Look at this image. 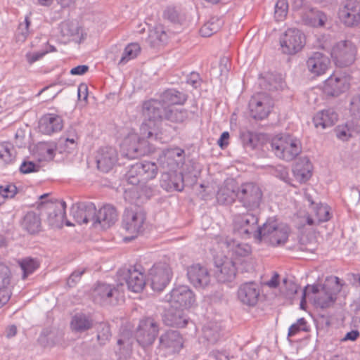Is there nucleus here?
<instances>
[{"mask_svg":"<svg viewBox=\"0 0 360 360\" xmlns=\"http://www.w3.org/2000/svg\"><path fill=\"white\" fill-rule=\"evenodd\" d=\"M339 18L348 27L357 25L360 22V4L356 0H346L339 10Z\"/></svg>","mask_w":360,"mask_h":360,"instance_id":"dca6fc26","label":"nucleus"},{"mask_svg":"<svg viewBox=\"0 0 360 360\" xmlns=\"http://www.w3.org/2000/svg\"><path fill=\"white\" fill-rule=\"evenodd\" d=\"M143 113L148 120L140 127L141 137L134 134L124 141V155L129 159L138 158L150 152L148 141L146 139L160 142L167 141L168 136L163 133L159 126L162 124V120L182 123L188 117V112L186 110L162 105V103L156 100L145 101L143 103Z\"/></svg>","mask_w":360,"mask_h":360,"instance_id":"f257e3e1","label":"nucleus"},{"mask_svg":"<svg viewBox=\"0 0 360 360\" xmlns=\"http://www.w3.org/2000/svg\"><path fill=\"white\" fill-rule=\"evenodd\" d=\"M159 332V324L153 318L141 319L136 331L137 342L142 347L151 345L156 339Z\"/></svg>","mask_w":360,"mask_h":360,"instance_id":"1a4fd4ad","label":"nucleus"},{"mask_svg":"<svg viewBox=\"0 0 360 360\" xmlns=\"http://www.w3.org/2000/svg\"><path fill=\"white\" fill-rule=\"evenodd\" d=\"M289 233L290 229L287 225L268 220L257 229L256 241L263 242L273 247L281 246L288 241Z\"/></svg>","mask_w":360,"mask_h":360,"instance_id":"f03ea898","label":"nucleus"},{"mask_svg":"<svg viewBox=\"0 0 360 360\" xmlns=\"http://www.w3.org/2000/svg\"><path fill=\"white\" fill-rule=\"evenodd\" d=\"M349 88V82L347 76L333 75L324 83L323 92L330 96H338Z\"/></svg>","mask_w":360,"mask_h":360,"instance_id":"aec40b11","label":"nucleus"},{"mask_svg":"<svg viewBox=\"0 0 360 360\" xmlns=\"http://www.w3.org/2000/svg\"><path fill=\"white\" fill-rule=\"evenodd\" d=\"M134 338L129 333H123L117 340L118 349L116 351V355L119 359L126 360L130 357L132 354Z\"/></svg>","mask_w":360,"mask_h":360,"instance_id":"473e14b6","label":"nucleus"},{"mask_svg":"<svg viewBox=\"0 0 360 360\" xmlns=\"http://www.w3.org/2000/svg\"><path fill=\"white\" fill-rule=\"evenodd\" d=\"M261 85L265 90L274 91L282 89L285 86V82L281 75L269 74Z\"/></svg>","mask_w":360,"mask_h":360,"instance_id":"37998d69","label":"nucleus"},{"mask_svg":"<svg viewBox=\"0 0 360 360\" xmlns=\"http://www.w3.org/2000/svg\"><path fill=\"white\" fill-rule=\"evenodd\" d=\"M158 171V168L155 162H138L130 166L125 177L129 184L138 185L154 179Z\"/></svg>","mask_w":360,"mask_h":360,"instance_id":"39448f33","label":"nucleus"},{"mask_svg":"<svg viewBox=\"0 0 360 360\" xmlns=\"http://www.w3.org/2000/svg\"><path fill=\"white\" fill-rule=\"evenodd\" d=\"M18 264L22 271V278L26 279L39 267V262L37 259L25 257L18 261Z\"/></svg>","mask_w":360,"mask_h":360,"instance_id":"c03bdc74","label":"nucleus"},{"mask_svg":"<svg viewBox=\"0 0 360 360\" xmlns=\"http://www.w3.org/2000/svg\"><path fill=\"white\" fill-rule=\"evenodd\" d=\"M219 270L216 272V278L220 283L231 282L236 277V268L235 263L226 259L220 266H217Z\"/></svg>","mask_w":360,"mask_h":360,"instance_id":"f704fd0d","label":"nucleus"},{"mask_svg":"<svg viewBox=\"0 0 360 360\" xmlns=\"http://www.w3.org/2000/svg\"><path fill=\"white\" fill-rule=\"evenodd\" d=\"M72 217L78 224L92 223L94 227V217H96V206L91 202H81L72 206Z\"/></svg>","mask_w":360,"mask_h":360,"instance_id":"f3484780","label":"nucleus"},{"mask_svg":"<svg viewBox=\"0 0 360 360\" xmlns=\"http://www.w3.org/2000/svg\"><path fill=\"white\" fill-rule=\"evenodd\" d=\"M288 3L287 0H278L275 5L274 16L277 21L283 20L287 15Z\"/></svg>","mask_w":360,"mask_h":360,"instance_id":"864d4df0","label":"nucleus"},{"mask_svg":"<svg viewBox=\"0 0 360 360\" xmlns=\"http://www.w3.org/2000/svg\"><path fill=\"white\" fill-rule=\"evenodd\" d=\"M187 276L191 283L195 288H205L210 282V275L207 269L200 264L190 266L187 270Z\"/></svg>","mask_w":360,"mask_h":360,"instance_id":"5701e85b","label":"nucleus"},{"mask_svg":"<svg viewBox=\"0 0 360 360\" xmlns=\"http://www.w3.org/2000/svg\"><path fill=\"white\" fill-rule=\"evenodd\" d=\"M161 346L167 348H181L183 347V339L177 330H169L162 334L159 338Z\"/></svg>","mask_w":360,"mask_h":360,"instance_id":"4c0bfd02","label":"nucleus"},{"mask_svg":"<svg viewBox=\"0 0 360 360\" xmlns=\"http://www.w3.org/2000/svg\"><path fill=\"white\" fill-rule=\"evenodd\" d=\"M141 265L134 266L128 269L120 270L118 272L119 282L124 283L129 290L134 292H141L146 282L143 273L141 271Z\"/></svg>","mask_w":360,"mask_h":360,"instance_id":"9b49d317","label":"nucleus"},{"mask_svg":"<svg viewBox=\"0 0 360 360\" xmlns=\"http://www.w3.org/2000/svg\"><path fill=\"white\" fill-rule=\"evenodd\" d=\"M224 24V20L217 16L211 17L200 28V34L203 37H209L217 32Z\"/></svg>","mask_w":360,"mask_h":360,"instance_id":"79ce46f5","label":"nucleus"},{"mask_svg":"<svg viewBox=\"0 0 360 360\" xmlns=\"http://www.w3.org/2000/svg\"><path fill=\"white\" fill-rule=\"evenodd\" d=\"M272 105V101L266 94L258 93L249 101L250 115L255 120H262L268 116Z\"/></svg>","mask_w":360,"mask_h":360,"instance_id":"2eb2a0df","label":"nucleus"},{"mask_svg":"<svg viewBox=\"0 0 360 360\" xmlns=\"http://www.w3.org/2000/svg\"><path fill=\"white\" fill-rule=\"evenodd\" d=\"M188 96L174 89H167L162 93L160 99H155L162 103V105L172 106L183 105L187 100Z\"/></svg>","mask_w":360,"mask_h":360,"instance_id":"72a5a7b5","label":"nucleus"},{"mask_svg":"<svg viewBox=\"0 0 360 360\" xmlns=\"http://www.w3.org/2000/svg\"><path fill=\"white\" fill-rule=\"evenodd\" d=\"M336 136L342 141H347L351 136L349 129L347 125L338 126L335 129Z\"/></svg>","mask_w":360,"mask_h":360,"instance_id":"e2e57ef3","label":"nucleus"},{"mask_svg":"<svg viewBox=\"0 0 360 360\" xmlns=\"http://www.w3.org/2000/svg\"><path fill=\"white\" fill-rule=\"evenodd\" d=\"M312 210L314 216L317 219V224L328 221L330 220L331 215L329 207L326 204L319 203L313 207Z\"/></svg>","mask_w":360,"mask_h":360,"instance_id":"de8ad7c7","label":"nucleus"},{"mask_svg":"<svg viewBox=\"0 0 360 360\" xmlns=\"http://www.w3.org/2000/svg\"><path fill=\"white\" fill-rule=\"evenodd\" d=\"M280 43L284 53L292 55L304 46V35L297 29H288L281 38Z\"/></svg>","mask_w":360,"mask_h":360,"instance_id":"ddd939ff","label":"nucleus"},{"mask_svg":"<svg viewBox=\"0 0 360 360\" xmlns=\"http://www.w3.org/2000/svg\"><path fill=\"white\" fill-rule=\"evenodd\" d=\"M185 152L184 150L176 147V148H167L165 150V157L164 158H174L176 159L179 162H181L184 164V158H185Z\"/></svg>","mask_w":360,"mask_h":360,"instance_id":"5fc2aeb1","label":"nucleus"},{"mask_svg":"<svg viewBox=\"0 0 360 360\" xmlns=\"http://www.w3.org/2000/svg\"><path fill=\"white\" fill-rule=\"evenodd\" d=\"M185 309L181 308H176L169 305V307L166 311L163 321L167 326L184 328L186 326L188 319L187 318Z\"/></svg>","mask_w":360,"mask_h":360,"instance_id":"cd10ccee","label":"nucleus"},{"mask_svg":"<svg viewBox=\"0 0 360 360\" xmlns=\"http://www.w3.org/2000/svg\"><path fill=\"white\" fill-rule=\"evenodd\" d=\"M117 217V212L115 207L110 205H103L98 210L96 209L94 227L107 229L115 224Z\"/></svg>","mask_w":360,"mask_h":360,"instance_id":"a211bd4d","label":"nucleus"},{"mask_svg":"<svg viewBox=\"0 0 360 360\" xmlns=\"http://www.w3.org/2000/svg\"><path fill=\"white\" fill-rule=\"evenodd\" d=\"M111 337L110 326L105 323H101L97 328V340L101 345H105Z\"/></svg>","mask_w":360,"mask_h":360,"instance_id":"3c124183","label":"nucleus"},{"mask_svg":"<svg viewBox=\"0 0 360 360\" xmlns=\"http://www.w3.org/2000/svg\"><path fill=\"white\" fill-rule=\"evenodd\" d=\"M330 64L329 58L320 52L313 53L307 60L308 70L316 76L324 74Z\"/></svg>","mask_w":360,"mask_h":360,"instance_id":"393cba45","label":"nucleus"},{"mask_svg":"<svg viewBox=\"0 0 360 360\" xmlns=\"http://www.w3.org/2000/svg\"><path fill=\"white\" fill-rule=\"evenodd\" d=\"M301 20L304 25L314 27H323L328 21V16L323 11L312 7H307V10L301 13Z\"/></svg>","mask_w":360,"mask_h":360,"instance_id":"b1692460","label":"nucleus"},{"mask_svg":"<svg viewBox=\"0 0 360 360\" xmlns=\"http://www.w3.org/2000/svg\"><path fill=\"white\" fill-rule=\"evenodd\" d=\"M15 153L11 144L0 145V161L4 164L11 163L15 158Z\"/></svg>","mask_w":360,"mask_h":360,"instance_id":"09e8293b","label":"nucleus"},{"mask_svg":"<svg viewBox=\"0 0 360 360\" xmlns=\"http://www.w3.org/2000/svg\"><path fill=\"white\" fill-rule=\"evenodd\" d=\"M342 285L340 279L338 277H335V283L332 288L324 285L322 287L321 292L323 295H319L316 298V302L317 304L321 308H327L332 305L336 300L337 293L341 290Z\"/></svg>","mask_w":360,"mask_h":360,"instance_id":"c756f323","label":"nucleus"},{"mask_svg":"<svg viewBox=\"0 0 360 360\" xmlns=\"http://www.w3.org/2000/svg\"><path fill=\"white\" fill-rule=\"evenodd\" d=\"M271 172L276 177L285 182H288V172L286 167L282 165H278L276 167H272Z\"/></svg>","mask_w":360,"mask_h":360,"instance_id":"13d9d810","label":"nucleus"},{"mask_svg":"<svg viewBox=\"0 0 360 360\" xmlns=\"http://www.w3.org/2000/svg\"><path fill=\"white\" fill-rule=\"evenodd\" d=\"M236 188L232 181L225 182L216 194L218 203L221 205H230L236 201Z\"/></svg>","mask_w":360,"mask_h":360,"instance_id":"2f4dec72","label":"nucleus"},{"mask_svg":"<svg viewBox=\"0 0 360 360\" xmlns=\"http://www.w3.org/2000/svg\"><path fill=\"white\" fill-rule=\"evenodd\" d=\"M40 166L32 161H24L20 167V172L22 174H30L39 170Z\"/></svg>","mask_w":360,"mask_h":360,"instance_id":"052dcab7","label":"nucleus"},{"mask_svg":"<svg viewBox=\"0 0 360 360\" xmlns=\"http://www.w3.org/2000/svg\"><path fill=\"white\" fill-rule=\"evenodd\" d=\"M85 269H79L74 271L68 277L67 284L69 287L75 286L80 280L82 276L84 274Z\"/></svg>","mask_w":360,"mask_h":360,"instance_id":"680f3d73","label":"nucleus"},{"mask_svg":"<svg viewBox=\"0 0 360 360\" xmlns=\"http://www.w3.org/2000/svg\"><path fill=\"white\" fill-rule=\"evenodd\" d=\"M271 147L278 158L285 161L294 160L302 151L300 141L289 134L273 138Z\"/></svg>","mask_w":360,"mask_h":360,"instance_id":"20e7f679","label":"nucleus"},{"mask_svg":"<svg viewBox=\"0 0 360 360\" xmlns=\"http://www.w3.org/2000/svg\"><path fill=\"white\" fill-rule=\"evenodd\" d=\"M300 331H309L307 323L304 318L299 319L296 323L292 324L288 329V337H292Z\"/></svg>","mask_w":360,"mask_h":360,"instance_id":"6e6d98bb","label":"nucleus"},{"mask_svg":"<svg viewBox=\"0 0 360 360\" xmlns=\"http://www.w3.org/2000/svg\"><path fill=\"white\" fill-rule=\"evenodd\" d=\"M260 290L255 282H246L241 284L237 292L239 301L248 307L255 306L259 300Z\"/></svg>","mask_w":360,"mask_h":360,"instance_id":"6ab92c4d","label":"nucleus"},{"mask_svg":"<svg viewBox=\"0 0 360 360\" xmlns=\"http://www.w3.org/2000/svg\"><path fill=\"white\" fill-rule=\"evenodd\" d=\"M293 172L298 178H300V180L302 181H307L311 176V171L309 168L302 169L299 168V165L296 166Z\"/></svg>","mask_w":360,"mask_h":360,"instance_id":"69168bd1","label":"nucleus"},{"mask_svg":"<svg viewBox=\"0 0 360 360\" xmlns=\"http://www.w3.org/2000/svg\"><path fill=\"white\" fill-rule=\"evenodd\" d=\"M59 30L61 36L68 41L80 44L83 39L82 28L76 21H63L60 24Z\"/></svg>","mask_w":360,"mask_h":360,"instance_id":"7c9ffc66","label":"nucleus"},{"mask_svg":"<svg viewBox=\"0 0 360 360\" xmlns=\"http://www.w3.org/2000/svg\"><path fill=\"white\" fill-rule=\"evenodd\" d=\"M62 128L63 120L56 114H46L40 118L39 122V129L44 134L50 135L56 133Z\"/></svg>","mask_w":360,"mask_h":360,"instance_id":"c85d7f7f","label":"nucleus"},{"mask_svg":"<svg viewBox=\"0 0 360 360\" xmlns=\"http://www.w3.org/2000/svg\"><path fill=\"white\" fill-rule=\"evenodd\" d=\"M11 274L4 263L0 262V308L6 304L11 296Z\"/></svg>","mask_w":360,"mask_h":360,"instance_id":"bb28decb","label":"nucleus"},{"mask_svg":"<svg viewBox=\"0 0 360 360\" xmlns=\"http://www.w3.org/2000/svg\"><path fill=\"white\" fill-rule=\"evenodd\" d=\"M167 34L161 26H157L149 31L146 42L150 47L155 48L167 41Z\"/></svg>","mask_w":360,"mask_h":360,"instance_id":"ea45409f","label":"nucleus"},{"mask_svg":"<svg viewBox=\"0 0 360 360\" xmlns=\"http://www.w3.org/2000/svg\"><path fill=\"white\" fill-rule=\"evenodd\" d=\"M146 219L143 211L127 208L122 217V226L128 233L137 235L143 231Z\"/></svg>","mask_w":360,"mask_h":360,"instance_id":"4468645a","label":"nucleus"},{"mask_svg":"<svg viewBox=\"0 0 360 360\" xmlns=\"http://www.w3.org/2000/svg\"><path fill=\"white\" fill-rule=\"evenodd\" d=\"M165 150H162V154L159 155L158 162L163 169L166 170H176L180 165H183L181 162H179L176 159L164 158Z\"/></svg>","mask_w":360,"mask_h":360,"instance_id":"603ef678","label":"nucleus"},{"mask_svg":"<svg viewBox=\"0 0 360 360\" xmlns=\"http://www.w3.org/2000/svg\"><path fill=\"white\" fill-rule=\"evenodd\" d=\"M186 82L194 89L198 88L201 83V79L198 73L191 72L187 77Z\"/></svg>","mask_w":360,"mask_h":360,"instance_id":"338daca9","label":"nucleus"},{"mask_svg":"<svg viewBox=\"0 0 360 360\" xmlns=\"http://www.w3.org/2000/svg\"><path fill=\"white\" fill-rule=\"evenodd\" d=\"M124 283H119L117 286L98 283L92 292L93 301L101 306L116 305L119 297L123 292Z\"/></svg>","mask_w":360,"mask_h":360,"instance_id":"423d86ee","label":"nucleus"},{"mask_svg":"<svg viewBox=\"0 0 360 360\" xmlns=\"http://www.w3.org/2000/svg\"><path fill=\"white\" fill-rule=\"evenodd\" d=\"M160 182L161 187L167 192L181 191L184 188L183 174L176 170L165 169Z\"/></svg>","mask_w":360,"mask_h":360,"instance_id":"4be33fe9","label":"nucleus"},{"mask_svg":"<svg viewBox=\"0 0 360 360\" xmlns=\"http://www.w3.org/2000/svg\"><path fill=\"white\" fill-rule=\"evenodd\" d=\"M257 224L258 217L253 213L236 214L233 219V232L242 238L248 239L253 237L256 240V233L260 227Z\"/></svg>","mask_w":360,"mask_h":360,"instance_id":"0eeeda50","label":"nucleus"},{"mask_svg":"<svg viewBox=\"0 0 360 360\" xmlns=\"http://www.w3.org/2000/svg\"><path fill=\"white\" fill-rule=\"evenodd\" d=\"M94 326V320L89 315L83 313H77L71 320L70 326L73 331L83 333L91 328Z\"/></svg>","mask_w":360,"mask_h":360,"instance_id":"e433bc0d","label":"nucleus"},{"mask_svg":"<svg viewBox=\"0 0 360 360\" xmlns=\"http://www.w3.org/2000/svg\"><path fill=\"white\" fill-rule=\"evenodd\" d=\"M118 160L117 152L112 147L100 148L96 156L97 168L103 172H108L115 165Z\"/></svg>","mask_w":360,"mask_h":360,"instance_id":"412c9836","label":"nucleus"},{"mask_svg":"<svg viewBox=\"0 0 360 360\" xmlns=\"http://www.w3.org/2000/svg\"><path fill=\"white\" fill-rule=\"evenodd\" d=\"M22 228L30 234H35L40 231L41 220L34 212H28L23 218Z\"/></svg>","mask_w":360,"mask_h":360,"instance_id":"a19ab883","label":"nucleus"},{"mask_svg":"<svg viewBox=\"0 0 360 360\" xmlns=\"http://www.w3.org/2000/svg\"><path fill=\"white\" fill-rule=\"evenodd\" d=\"M311 5L306 0H293L292 8L293 11H302V13L307 10V7Z\"/></svg>","mask_w":360,"mask_h":360,"instance_id":"774afa93","label":"nucleus"},{"mask_svg":"<svg viewBox=\"0 0 360 360\" xmlns=\"http://www.w3.org/2000/svg\"><path fill=\"white\" fill-rule=\"evenodd\" d=\"M223 243L232 256L245 257L251 252V248L248 244L240 243L235 240L227 238Z\"/></svg>","mask_w":360,"mask_h":360,"instance_id":"58836bf2","label":"nucleus"},{"mask_svg":"<svg viewBox=\"0 0 360 360\" xmlns=\"http://www.w3.org/2000/svg\"><path fill=\"white\" fill-rule=\"evenodd\" d=\"M37 150L44 160H51L55 156L56 145L54 143L43 142L37 145Z\"/></svg>","mask_w":360,"mask_h":360,"instance_id":"a18cd8bd","label":"nucleus"},{"mask_svg":"<svg viewBox=\"0 0 360 360\" xmlns=\"http://www.w3.org/2000/svg\"><path fill=\"white\" fill-rule=\"evenodd\" d=\"M0 192H1L6 198H12L17 193L18 189L15 184H11L6 186H1Z\"/></svg>","mask_w":360,"mask_h":360,"instance_id":"0e129e2a","label":"nucleus"},{"mask_svg":"<svg viewBox=\"0 0 360 360\" xmlns=\"http://www.w3.org/2000/svg\"><path fill=\"white\" fill-rule=\"evenodd\" d=\"M172 277L171 267L167 263H158L150 269L148 275V281L150 282V286L155 291L163 290L169 284Z\"/></svg>","mask_w":360,"mask_h":360,"instance_id":"6e6552de","label":"nucleus"},{"mask_svg":"<svg viewBox=\"0 0 360 360\" xmlns=\"http://www.w3.org/2000/svg\"><path fill=\"white\" fill-rule=\"evenodd\" d=\"M262 200L263 192L256 183H243L236 188V201L247 210V212L252 213L259 210Z\"/></svg>","mask_w":360,"mask_h":360,"instance_id":"7ed1b4c3","label":"nucleus"},{"mask_svg":"<svg viewBox=\"0 0 360 360\" xmlns=\"http://www.w3.org/2000/svg\"><path fill=\"white\" fill-rule=\"evenodd\" d=\"M165 300L172 307L186 309L194 303L195 295L188 287L181 285L174 288L169 294L167 295Z\"/></svg>","mask_w":360,"mask_h":360,"instance_id":"f8f14e48","label":"nucleus"},{"mask_svg":"<svg viewBox=\"0 0 360 360\" xmlns=\"http://www.w3.org/2000/svg\"><path fill=\"white\" fill-rule=\"evenodd\" d=\"M141 51V47L137 43H131L128 44L122 53L119 64H125L129 60L137 57Z\"/></svg>","mask_w":360,"mask_h":360,"instance_id":"49530a36","label":"nucleus"},{"mask_svg":"<svg viewBox=\"0 0 360 360\" xmlns=\"http://www.w3.org/2000/svg\"><path fill=\"white\" fill-rule=\"evenodd\" d=\"M163 17L174 23L180 22L179 11L174 6H167L164 11Z\"/></svg>","mask_w":360,"mask_h":360,"instance_id":"4d7b16f0","label":"nucleus"},{"mask_svg":"<svg viewBox=\"0 0 360 360\" xmlns=\"http://www.w3.org/2000/svg\"><path fill=\"white\" fill-rule=\"evenodd\" d=\"M49 210H52L48 214V222L53 228H61L63 226L65 217L66 203L62 200L58 204L53 202H41Z\"/></svg>","mask_w":360,"mask_h":360,"instance_id":"a878e982","label":"nucleus"},{"mask_svg":"<svg viewBox=\"0 0 360 360\" xmlns=\"http://www.w3.org/2000/svg\"><path fill=\"white\" fill-rule=\"evenodd\" d=\"M240 139L244 148L250 150H254L259 142L257 135L250 131L242 132Z\"/></svg>","mask_w":360,"mask_h":360,"instance_id":"8fccbe9b","label":"nucleus"},{"mask_svg":"<svg viewBox=\"0 0 360 360\" xmlns=\"http://www.w3.org/2000/svg\"><path fill=\"white\" fill-rule=\"evenodd\" d=\"M349 110L353 117L360 120V94L352 98Z\"/></svg>","mask_w":360,"mask_h":360,"instance_id":"bf43d9fd","label":"nucleus"},{"mask_svg":"<svg viewBox=\"0 0 360 360\" xmlns=\"http://www.w3.org/2000/svg\"><path fill=\"white\" fill-rule=\"evenodd\" d=\"M338 115L333 109L321 110L316 114L313 118L316 127H321L325 129L331 127L338 121Z\"/></svg>","mask_w":360,"mask_h":360,"instance_id":"c9c22d12","label":"nucleus"},{"mask_svg":"<svg viewBox=\"0 0 360 360\" xmlns=\"http://www.w3.org/2000/svg\"><path fill=\"white\" fill-rule=\"evenodd\" d=\"M356 54V46L349 40H342L338 42L333 48L331 53L336 65L340 67H347L352 65L355 60Z\"/></svg>","mask_w":360,"mask_h":360,"instance_id":"9d476101","label":"nucleus"}]
</instances>
